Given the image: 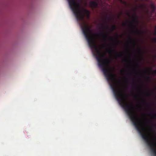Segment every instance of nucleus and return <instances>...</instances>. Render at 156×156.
Instances as JSON below:
<instances>
[{
    "label": "nucleus",
    "mask_w": 156,
    "mask_h": 156,
    "mask_svg": "<svg viewBox=\"0 0 156 156\" xmlns=\"http://www.w3.org/2000/svg\"><path fill=\"white\" fill-rule=\"evenodd\" d=\"M114 80H115V82H117V80H116V79L115 78Z\"/></svg>",
    "instance_id": "4"
},
{
    "label": "nucleus",
    "mask_w": 156,
    "mask_h": 156,
    "mask_svg": "<svg viewBox=\"0 0 156 156\" xmlns=\"http://www.w3.org/2000/svg\"><path fill=\"white\" fill-rule=\"evenodd\" d=\"M90 7L92 9L98 7V3L94 1H92L89 3Z\"/></svg>",
    "instance_id": "2"
},
{
    "label": "nucleus",
    "mask_w": 156,
    "mask_h": 156,
    "mask_svg": "<svg viewBox=\"0 0 156 156\" xmlns=\"http://www.w3.org/2000/svg\"><path fill=\"white\" fill-rule=\"evenodd\" d=\"M132 119L136 126L142 133L143 138L156 150V136L144 119L139 118L135 112Z\"/></svg>",
    "instance_id": "1"
},
{
    "label": "nucleus",
    "mask_w": 156,
    "mask_h": 156,
    "mask_svg": "<svg viewBox=\"0 0 156 156\" xmlns=\"http://www.w3.org/2000/svg\"><path fill=\"white\" fill-rule=\"evenodd\" d=\"M154 73L155 74H156V71L154 70L153 71L152 73Z\"/></svg>",
    "instance_id": "3"
},
{
    "label": "nucleus",
    "mask_w": 156,
    "mask_h": 156,
    "mask_svg": "<svg viewBox=\"0 0 156 156\" xmlns=\"http://www.w3.org/2000/svg\"><path fill=\"white\" fill-rule=\"evenodd\" d=\"M123 94L122 92H121V96H123Z\"/></svg>",
    "instance_id": "5"
}]
</instances>
